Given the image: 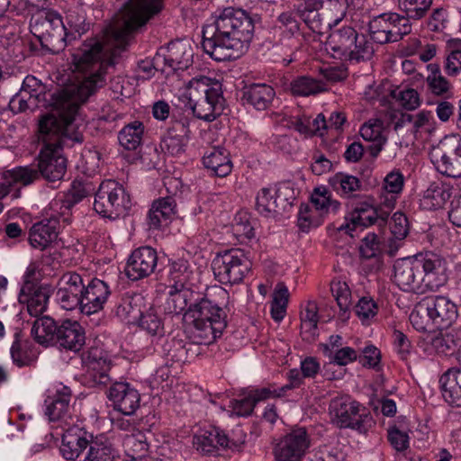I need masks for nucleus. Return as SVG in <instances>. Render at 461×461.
<instances>
[{
    "label": "nucleus",
    "instance_id": "obj_1",
    "mask_svg": "<svg viewBox=\"0 0 461 461\" xmlns=\"http://www.w3.org/2000/svg\"><path fill=\"white\" fill-rule=\"evenodd\" d=\"M50 105L52 113L41 117L39 138L43 148L38 156L37 167H17L0 174V200L20 197L21 186H26L41 176L50 182L62 179L67 170V159L60 153L63 147L81 143L83 135L76 129L74 121L78 104L66 92L52 94Z\"/></svg>",
    "mask_w": 461,
    "mask_h": 461
},
{
    "label": "nucleus",
    "instance_id": "obj_2",
    "mask_svg": "<svg viewBox=\"0 0 461 461\" xmlns=\"http://www.w3.org/2000/svg\"><path fill=\"white\" fill-rule=\"evenodd\" d=\"M162 0H129L122 10V24L106 28L99 37L86 39L72 55L75 70L82 81L73 91H96L105 84V75L126 50L131 34L162 8Z\"/></svg>",
    "mask_w": 461,
    "mask_h": 461
},
{
    "label": "nucleus",
    "instance_id": "obj_3",
    "mask_svg": "<svg viewBox=\"0 0 461 461\" xmlns=\"http://www.w3.org/2000/svg\"><path fill=\"white\" fill-rule=\"evenodd\" d=\"M253 33L252 18L241 9L227 7L203 27L202 47L216 61L234 60L248 50Z\"/></svg>",
    "mask_w": 461,
    "mask_h": 461
},
{
    "label": "nucleus",
    "instance_id": "obj_4",
    "mask_svg": "<svg viewBox=\"0 0 461 461\" xmlns=\"http://www.w3.org/2000/svg\"><path fill=\"white\" fill-rule=\"evenodd\" d=\"M183 321L186 335L194 344L213 343L226 327L222 309L205 296L190 303L183 314Z\"/></svg>",
    "mask_w": 461,
    "mask_h": 461
},
{
    "label": "nucleus",
    "instance_id": "obj_5",
    "mask_svg": "<svg viewBox=\"0 0 461 461\" xmlns=\"http://www.w3.org/2000/svg\"><path fill=\"white\" fill-rule=\"evenodd\" d=\"M187 92V106L198 119L212 122L222 113L225 99L219 81L205 76L194 77L188 83Z\"/></svg>",
    "mask_w": 461,
    "mask_h": 461
},
{
    "label": "nucleus",
    "instance_id": "obj_6",
    "mask_svg": "<svg viewBox=\"0 0 461 461\" xmlns=\"http://www.w3.org/2000/svg\"><path fill=\"white\" fill-rule=\"evenodd\" d=\"M310 444L306 429L297 428L279 439L274 447V455L278 461H346L344 454L332 446H322L313 458L302 460Z\"/></svg>",
    "mask_w": 461,
    "mask_h": 461
},
{
    "label": "nucleus",
    "instance_id": "obj_7",
    "mask_svg": "<svg viewBox=\"0 0 461 461\" xmlns=\"http://www.w3.org/2000/svg\"><path fill=\"white\" fill-rule=\"evenodd\" d=\"M30 28L42 49L50 53H59L68 44L65 23L57 12L47 11L37 14L31 19Z\"/></svg>",
    "mask_w": 461,
    "mask_h": 461
},
{
    "label": "nucleus",
    "instance_id": "obj_8",
    "mask_svg": "<svg viewBox=\"0 0 461 461\" xmlns=\"http://www.w3.org/2000/svg\"><path fill=\"white\" fill-rule=\"evenodd\" d=\"M329 410L332 422L339 428L365 433L374 423L369 411L348 395L333 398Z\"/></svg>",
    "mask_w": 461,
    "mask_h": 461
},
{
    "label": "nucleus",
    "instance_id": "obj_9",
    "mask_svg": "<svg viewBox=\"0 0 461 461\" xmlns=\"http://www.w3.org/2000/svg\"><path fill=\"white\" fill-rule=\"evenodd\" d=\"M72 204L50 203L44 209V219L34 223L30 230L29 241L32 247L43 250L56 240L60 218L64 221H68L65 214L69 212Z\"/></svg>",
    "mask_w": 461,
    "mask_h": 461
},
{
    "label": "nucleus",
    "instance_id": "obj_10",
    "mask_svg": "<svg viewBox=\"0 0 461 461\" xmlns=\"http://www.w3.org/2000/svg\"><path fill=\"white\" fill-rule=\"evenodd\" d=\"M251 267V261L240 249H232L218 254L212 263L215 278L224 285L241 283L250 272Z\"/></svg>",
    "mask_w": 461,
    "mask_h": 461
},
{
    "label": "nucleus",
    "instance_id": "obj_11",
    "mask_svg": "<svg viewBox=\"0 0 461 461\" xmlns=\"http://www.w3.org/2000/svg\"><path fill=\"white\" fill-rule=\"evenodd\" d=\"M429 158L438 172L449 177L461 176V137L445 136L429 151Z\"/></svg>",
    "mask_w": 461,
    "mask_h": 461
},
{
    "label": "nucleus",
    "instance_id": "obj_12",
    "mask_svg": "<svg viewBox=\"0 0 461 461\" xmlns=\"http://www.w3.org/2000/svg\"><path fill=\"white\" fill-rule=\"evenodd\" d=\"M393 207L391 203H361L354 209L349 222L341 224L338 230L354 237L353 231L358 227L377 225L383 228L387 223Z\"/></svg>",
    "mask_w": 461,
    "mask_h": 461
},
{
    "label": "nucleus",
    "instance_id": "obj_13",
    "mask_svg": "<svg viewBox=\"0 0 461 461\" xmlns=\"http://www.w3.org/2000/svg\"><path fill=\"white\" fill-rule=\"evenodd\" d=\"M420 280L423 294L427 291H436L447 281V263L446 259L433 252L418 254Z\"/></svg>",
    "mask_w": 461,
    "mask_h": 461
},
{
    "label": "nucleus",
    "instance_id": "obj_14",
    "mask_svg": "<svg viewBox=\"0 0 461 461\" xmlns=\"http://www.w3.org/2000/svg\"><path fill=\"white\" fill-rule=\"evenodd\" d=\"M191 45L183 41H171L166 48L157 52L158 66L163 64L167 75L177 70H185L193 63Z\"/></svg>",
    "mask_w": 461,
    "mask_h": 461
},
{
    "label": "nucleus",
    "instance_id": "obj_15",
    "mask_svg": "<svg viewBox=\"0 0 461 461\" xmlns=\"http://www.w3.org/2000/svg\"><path fill=\"white\" fill-rule=\"evenodd\" d=\"M83 293V277L76 272H67L58 282L55 298L64 310L72 311L79 308L81 311Z\"/></svg>",
    "mask_w": 461,
    "mask_h": 461
},
{
    "label": "nucleus",
    "instance_id": "obj_16",
    "mask_svg": "<svg viewBox=\"0 0 461 461\" xmlns=\"http://www.w3.org/2000/svg\"><path fill=\"white\" fill-rule=\"evenodd\" d=\"M420 263L418 254L412 258H402L393 266V282L404 292L423 294L422 283L420 280Z\"/></svg>",
    "mask_w": 461,
    "mask_h": 461
},
{
    "label": "nucleus",
    "instance_id": "obj_17",
    "mask_svg": "<svg viewBox=\"0 0 461 461\" xmlns=\"http://www.w3.org/2000/svg\"><path fill=\"white\" fill-rule=\"evenodd\" d=\"M158 264L157 251L151 247L135 249L128 258L125 275L132 281H138L151 275Z\"/></svg>",
    "mask_w": 461,
    "mask_h": 461
},
{
    "label": "nucleus",
    "instance_id": "obj_18",
    "mask_svg": "<svg viewBox=\"0 0 461 461\" xmlns=\"http://www.w3.org/2000/svg\"><path fill=\"white\" fill-rule=\"evenodd\" d=\"M108 398L114 410L127 416L134 414L140 407V394L127 382L113 383L109 388Z\"/></svg>",
    "mask_w": 461,
    "mask_h": 461
},
{
    "label": "nucleus",
    "instance_id": "obj_19",
    "mask_svg": "<svg viewBox=\"0 0 461 461\" xmlns=\"http://www.w3.org/2000/svg\"><path fill=\"white\" fill-rule=\"evenodd\" d=\"M93 436L78 424H69L64 429L59 451L67 460H76L88 447Z\"/></svg>",
    "mask_w": 461,
    "mask_h": 461
},
{
    "label": "nucleus",
    "instance_id": "obj_20",
    "mask_svg": "<svg viewBox=\"0 0 461 461\" xmlns=\"http://www.w3.org/2000/svg\"><path fill=\"white\" fill-rule=\"evenodd\" d=\"M110 294L111 290L108 284L101 279L94 278L86 285L84 283L81 312L91 315L100 312Z\"/></svg>",
    "mask_w": 461,
    "mask_h": 461
},
{
    "label": "nucleus",
    "instance_id": "obj_21",
    "mask_svg": "<svg viewBox=\"0 0 461 461\" xmlns=\"http://www.w3.org/2000/svg\"><path fill=\"white\" fill-rule=\"evenodd\" d=\"M71 390L60 384L52 396L45 400V414L50 421H61L65 426L72 424L70 414Z\"/></svg>",
    "mask_w": 461,
    "mask_h": 461
},
{
    "label": "nucleus",
    "instance_id": "obj_22",
    "mask_svg": "<svg viewBox=\"0 0 461 461\" xmlns=\"http://www.w3.org/2000/svg\"><path fill=\"white\" fill-rule=\"evenodd\" d=\"M437 330L447 329L457 319V306L446 296L426 297Z\"/></svg>",
    "mask_w": 461,
    "mask_h": 461
},
{
    "label": "nucleus",
    "instance_id": "obj_23",
    "mask_svg": "<svg viewBox=\"0 0 461 461\" xmlns=\"http://www.w3.org/2000/svg\"><path fill=\"white\" fill-rule=\"evenodd\" d=\"M193 445L203 455H213L221 448L230 447L228 436L216 427L200 429L194 436Z\"/></svg>",
    "mask_w": 461,
    "mask_h": 461
},
{
    "label": "nucleus",
    "instance_id": "obj_24",
    "mask_svg": "<svg viewBox=\"0 0 461 461\" xmlns=\"http://www.w3.org/2000/svg\"><path fill=\"white\" fill-rule=\"evenodd\" d=\"M241 101L258 111L269 109L275 100L276 91L267 84L252 83L241 90Z\"/></svg>",
    "mask_w": 461,
    "mask_h": 461
},
{
    "label": "nucleus",
    "instance_id": "obj_25",
    "mask_svg": "<svg viewBox=\"0 0 461 461\" xmlns=\"http://www.w3.org/2000/svg\"><path fill=\"white\" fill-rule=\"evenodd\" d=\"M55 344L61 348L77 352L85 344L84 329L76 321H63L59 324Z\"/></svg>",
    "mask_w": 461,
    "mask_h": 461
},
{
    "label": "nucleus",
    "instance_id": "obj_26",
    "mask_svg": "<svg viewBox=\"0 0 461 461\" xmlns=\"http://www.w3.org/2000/svg\"><path fill=\"white\" fill-rule=\"evenodd\" d=\"M357 33L350 26L333 31L326 41V50H330L334 58L346 60L353 42L357 41Z\"/></svg>",
    "mask_w": 461,
    "mask_h": 461
},
{
    "label": "nucleus",
    "instance_id": "obj_27",
    "mask_svg": "<svg viewBox=\"0 0 461 461\" xmlns=\"http://www.w3.org/2000/svg\"><path fill=\"white\" fill-rule=\"evenodd\" d=\"M187 132L188 129L185 125L176 122L162 136L159 144L161 150L170 156H179L184 153L187 144Z\"/></svg>",
    "mask_w": 461,
    "mask_h": 461
},
{
    "label": "nucleus",
    "instance_id": "obj_28",
    "mask_svg": "<svg viewBox=\"0 0 461 461\" xmlns=\"http://www.w3.org/2000/svg\"><path fill=\"white\" fill-rule=\"evenodd\" d=\"M37 85V80L33 77H27L23 84L21 91L16 94L9 102V108L14 113H23L28 109H33L38 106L41 100V94L32 88V85Z\"/></svg>",
    "mask_w": 461,
    "mask_h": 461
},
{
    "label": "nucleus",
    "instance_id": "obj_29",
    "mask_svg": "<svg viewBox=\"0 0 461 461\" xmlns=\"http://www.w3.org/2000/svg\"><path fill=\"white\" fill-rule=\"evenodd\" d=\"M49 299L50 290L45 286L26 285L20 295V301L27 304L29 314L38 318L46 311Z\"/></svg>",
    "mask_w": 461,
    "mask_h": 461
},
{
    "label": "nucleus",
    "instance_id": "obj_30",
    "mask_svg": "<svg viewBox=\"0 0 461 461\" xmlns=\"http://www.w3.org/2000/svg\"><path fill=\"white\" fill-rule=\"evenodd\" d=\"M204 167L220 177L228 176L232 169L230 152L223 147H213L203 158Z\"/></svg>",
    "mask_w": 461,
    "mask_h": 461
},
{
    "label": "nucleus",
    "instance_id": "obj_31",
    "mask_svg": "<svg viewBox=\"0 0 461 461\" xmlns=\"http://www.w3.org/2000/svg\"><path fill=\"white\" fill-rule=\"evenodd\" d=\"M88 377L93 385H107L111 382L108 375L110 361L97 348H92L88 354Z\"/></svg>",
    "mask_w": 461,
    "mask_h": 461
},
{
    "label": "nucleus",
    "instance_id": "obj_32",
    "mask_svg": "<svg viewBox=\"0 0 461 461\" xmlns=\"http://www.w3.org/2000/svg\"><path fill=\"white\" fill-rule=\"evenodd\" d=\"M444 399L451 405L461 407V368H450L439 379Z\"/></svg>",
    "mask_w": 461,
    "mask_h": 461
},
{
    "label": "nucleus",
    "instance_id": "obj_33",
    "mask_svg": "<svg viewBox=\"0 0 461 461\" xmlns=\"http://www.w3.org/2000/svg\"><path fill=\"white\" fill-rule=\"evenodd\" d=\"M192 288L168 286L167 298L164 304V312L170 315H179L187 310V304L193 300Z\"/></svg>",
    "mask_w": 461,
    "mask_h": 461
},
{
    "label": "nucleus",
    "instance_id": "obj_34",
    "mask_svg": "<svg viewBox=\"0 0 461 461\" xmlns=\"http://www.w3.org/2000/svg\"><path fill=\"white\" fill-rule=\"evenodd\" d=\"M330 203H301L298 212V226L303 231L321 223Z\"/></svg>",
    "mask_w": 461,
    "mask_h": 461
},
{
    "label": "nucleus",
    "instance_id": "obj_35",
    "mask_svg": "<svg viewBox=\"0 0 461 461\" xmlns=\"http://www.w3.org/2000/svg\"><path fill=\"white\" fill-rule=\"evenodd\" d=\"M58 324L54 319L48 315L37 318L32 327V335L41 345L55 343L58 333Z\"/></svg>",
    "mask_w": 461,
    "mask_h": 461
},
{
    "label": "nucleus",
    "instance_id": "obj_36",
    "mask_svg": "<svg viewBox=\"0 0 461 461\" xmlns=\"http://www.w3.org/2000/svg\"><path fill=\"white\" fill-rule=\"evenodd\" d=\"M198 344L185 343L182 339H172L164 345V352L173 362L185 363L198 355Z\"/></svg>",
    "mask_w": 461,
    "mask_h": 461
},
{
    "label": "nucleus",
    "instance_id": "obj_37",
    "mask_svg": "<svg viewBox=\"0 0 461 461\" xmlns=\"http://www.w3.org/2000/svg\"><path fill=\"white\" fill-rule=\"evenodd\" d=\"M289 89L293 95H315L327 90L326 83L309 76L297 77L290 82Z\"/></svg>",
    "mask_w": 461,
    "mask_h": 461
},
{
    "label": "nucleus",
    "instance_id": "obj_38",
    "mask_svg": "<svg viewBox=\"0 0 461 461\" xmlns=\"http://www.w3.org/2000/svg\"><path fill=\"white\" fill-rule=\"evenodd\" d=\"M176 214V203H152L148 214L149 229L167 227Z\"/></svg>",
    "mask_w": 461,
    "mask_h": 461
},
{
    "label": "nucleus",
    "instance_id": "obj_39",
    "mask_svg": "<svg viewBox=\"0 0 461 461\" xmlns=\"http://www.w3.org/2000/svg\"><path fill=\"white\" fill-rule=\"evenodd\" d=\"M410 322L420 332H431L437 329L430 314L426 298L416 303L410 314Z\"/></svg>",
    "mask_w": 461,
    "mask_h": 461
},
{
    "label": "nucleus",
    "instance_id": "obj_40",
    "mask_svg": "<svg viewBox=\"0 0 461 461\" xmlns=\"http://www.w3.org/2000/svg\"><path fill=\"white\" fill-rule=\"evenodd\" d=\"M117 457V451L108 440L92 438L83 461H115Z\"/></svg>",
    "mask_w": 461,
    "mask_h": 461
},
{
    "label": "nucleus",
    "instance_id": "obj_41",
    "mask_svg": "<svg viewBox=\"0 0 461 461\" xmlns=\"http://www.w3.org/2000/svg\"><path fill=\"white\" fill-rule=\"evenodd\" d=\"M144 125L140 121H134L125 125L118 134L120 145L127 150H136L141 144Z\"/></svg>",
    "mask_w": 461,
    "mask_h": 461
},
{
    "label": "nucleus",
    "instance_id": "obj_42",
    "mask_svg": "<svg viewBox=\"0 0 461 461\" xmlns=\"http://www.w3.org/2000/svg\"><path fill=\"white\" fill-rule=\"evenodd\" d=\"M330 291L339 308V319L343 321H348L351 306V291L348 285L341 280H333L330 283Z\"/></svg>",
    "mask_w": 461,
    "mask_h": 461
},
{
    "label": "nucleus",
    "instance_id": "obj_43",
    "mask_svg": "<svg viewBox=\"0 0 461 461\" xmlns=\"http://www.w3.org/2000/svg\"><path fill=\"white\" fill-rule=\"evenodd\" d=\"M392 239L389 240L391 251H396L409 233L408 219L401 212L393 213L390 221Z\"/></svg>",
    "mask_w": 461,
    "mask_h": 461
},
{
    "label": "nucleus",
    "instance_id": "obj_44",
    "mask_svg": "<svg viewBox=\"0 0 461 461\" xmlns=\"http://www.w3.org/2000/svg\"><path fill=\"white\" fill-rule=\"evenodd\" d=\"M193 272L188 262L178 259L172 263L169 272V286L179 288H191Z\"/></svg>",
    "mask_w": 461,
    "mask_h": 461
},
{
    "label": "nucleus",
    "instance_id": "obj_45",
    "mask_svg": "<svg viewBox=\"0 0 461 461\" xmlns=\"http://www.w3.org/2000/svg\"><path fill=\"white\" fill-rule=\"evenodd\" d=\"M97 199L104 200L107 199L108 202H116L122 200V202H129L131 200L130 195L125 191L124 187L115 180L108 179L103 181L95 193V202Z\"/></svg>",
    "mask_w": 461,
    "mask_h": 461
},
{
    "label": "nucleus",
    "instance_id": "obj_46",
    "mask_svg": "<svg viewBox=\"0 0 461 461\" xmlns=\"http://www.w3.org/2000/svg\"><path fill=\"white\" fill-rule=\"evenodd\" d=\"M318 306L315 302H308L301 312V330L306 339H314L318 335Z\"/></svg>",
    "mask_w": 461,
    "mask_h": 461
},
{
    "label": "nucleus",
    "instance_id": "obj_47",
    "mask_svg": "<svg viewBox=\"0 0 461 461\" xmlns=\"http://www.w3.org/2000/svg\"><path fill=\"white\" fill-rule=\"evenodd\" d=\"M410 18L405 14H398L395 13L386 14V21L388 24L389 34L392 38V42L401 41L403 36L408 35L411 32V24Z\"/></svg>",
    "mask_w": 461,
    "mask_h": 461
},
{
    "label": "nucleus",
    "instance_id": "obj_48",
    "mask_svg": "<svg viewBox=\"0 0 461 461\" xmlns=\"http://www.w3.org/2000/svg\"><path fill=\"white\" fill-rule=\"evenodd\" d=\"M329 184L337 193L347 197H350L351 194L359 190L361 186L357 177L341 172L331 176Z\"/></svg>",
    "mask_w": 461,
    "mask_h": 461
},
{
    "label": "nucleus",
    "instance_id": "obj_49",
    "mask_svg": "<svg viewBox=\"0 0 461 461\" xmlns=\"http://www.w3.org/2000/svg\"><path fill=\"white\" fill-rule=\"evenodd\" d=\"M349 52L346 60L356 62L370 60L375 53L374 44L366 35L357 33V41L353 42Z\"/></svg>",
    "mask_w": 461,
    "mask_h": 461
},
{
    "label": "nucleus",
    "instance_id": "obj_50",
    "mask_svg": "<svg viewBox=\"0 0 461 461\" xmlns=\"http://www.w3.org/2000/svg\"><path fill=\"white\" fill-rule=\"evenodd\" d=\"M65 31L68 35V43L80 38L89 30L83 14L76 11H69L66 15Z\"/></svg>",
    "mask_w": 461,
    "mask_h": 461
},
{
    "label": "nucleus",
    "instance_id": "obj_51",
    "mask_svg": "<svg viewBox=\"0 0 461 461\" xmlns=\"http://www.w3.org/2000/svg\"><path fill=\"white\" fill-rule=\"evenodd\" d=\"M429 343L438 354H447L453 351L460 343L457 338L451 331H438L429 335Z\"/></svg>",
    "mask_w": 461,
    "mask_h": 461
},
{
    "label": "nucleus",
    "instance_id": "obj_52",
    "mask_svg": "<svg viewBox=\"0 0 461 461\" xmlns=\"http://www.w3.org/2000/svg\"><path fill=\"white\" fill-rule=\"evenodd\" d=\"M140 327L151 337L161 339L165 336L164 323L153 309L140 314Z\"/></svg>",
    "mask_w": 461,
    "mask_h": 461
},
{
    "label": "nucleus",
    "instance_id": "obj_53",
    "mask_svg": "<svg viewBox=\"0 0 461 461\" xmlns=\"http://www.w3.org/2000/svg\"><path fill=\"white\" fill-rule=\"evenodd\" d=\"M141 299L140 294L123 296L116 306L115 314L122 321L130 317L136 319L140 314Z\"/></svg>",
    "mask_w": 461,
    "mask_h": 461
},
{
    "label": "nucleus",
    "instance_id": "obj_54",
    "mask_svg": "<svg viewBox=\"0 0 461 461\" xmlns=\"http://www.w3.org/2000/svg\"><path fill=\"white\" fill-rule=\"evenodd\" d=\"M433 0H398L400 10L410 19L419 20L429 10Z\"/></svg>",
    "mask_w": 461,
    "mask_h": 461
},
{
    "label": "nucleus",
    "instance_id": "obj_55",
    "mask_svg": "<svg viewBox=\"0 0 461 461\" xmlns=\"http://www.w3.org/2000/svg\"><path fill=\"white\" fill-rule=\"evenodd\" d=\"M386 21V14L375 17L368 24V32L371 39L379 44L392 42Z\"/></svg>",
    "mask_w": 461,
    "mask_h": 461
},
{
    "label": "nucleus",
    "instance_id": "obj_56",
    "mask_svg": "<svg viewBox=\"0 0 461 461\" xmlns=\"http://www.w3.org/2000/svg\"><path fill=\"white\" fill-rule=\"evenodd\" d=\"M355 312L362 324L369 325L377 315L378 305L372 297L363 296L356 304Z\"/></svg>",
    "mask_w": 461,
    "mask_h": 461
},
{
    "label": "nucleus",
    "instance_id": "obj_57",
    "mask_svg": "<svg viewBox=\"0 0 461 461\" xmlns=\"http://www.w3.org/2000/svg\"><path fill=\"white\" fill-rule=\"evenodd\" d=\"M448 49L444 68L448 76L455 77L461 71V41L450 42Z\"/></svg>",
    "mask_w": 461,
    "mask_h": 461
},
{
    "label": "nucleus",
    "instance_id": "obj_58",
    "mask_svg": "<svg viewBox=\"0 0 461 461\" xmlns=\"http://www.w3.org/2000/svg\"><path fill=\"white\" fill-rule=\"evenodd\" d=\"M232 230L236 237L250 239L254 236L249 215L245 211L238 212L232 221Z\"/></svg>",
    "mask_w": 461,
    "mask_h": 461
},
{
    "label": "nucleus",
    "instance_id": "obj_59",
    "mask_svg": "<svg viewBox=\"0 0 461 461\" xmlns=\"http://www.w3.org/2000/svg\"><path fill=\"white\" fill-rule=\"evenodd\" d=\"M428 90L436 96L448 97L451 93V83L442 75L428 76L426 77Z\"/></svg>",
    "mask_w": 461,
    "mask_h": 461
},
{
    "label": "nucleus",
    "instance_id": "obj_60",
    "mask_svg": "<svg viewBox=\"0 0 461 461\" xmlns=\"http://www.w3.org/2000/svg\"><path fill=\"white\" fill-rule=\"evenodd\" d=\"M325 351L330 362L339 366H347L358 357V353L350 347H344L333 352L329 349V346H325Z\"/></svg>",
    "mask_w": 461,
    "mask_h": 461
},
{
    "label": "nucleus",
    "instance_id": "obj_61",
    "mask_svg": "<svg viewBox=\"0 0 461 461\" xmlns=\"http://www.w3.org/2000/svg\"><path fill=\"white\" fill-rule=\"evenodd\" d=\"M10 354L14 364L19 367L29 366L33 360L27 345L18 339L13 342Z\"/></svg>",
    "mask_w": 461,
    "mask_h": 461
},
{
    "label": "nucleus",
    "instance_id": "obj_62",
    "mask_svg": "<svg viewBox=\"0 0 461 461\" xmlns=\"http://www.w3.org/2000/svg\"><path fill=\"white\" fill-rule=\"evenodd\" d=\"M359 252L364 258H372L380 253V241L374 232L367 233L362 240Z\"/></svg>",
    "mask_w": 461,
    "mask_h": 461
},
{
    "label": "nucleus",
    "instance_id": "obj_63",
    "mask_svg": "<svg viewBox=\"0 0 461 461\" xmlns=\"http://www.w3.org/2000/svg\"><path fill=\"white\" fill-rule=\"evenodd\" d=\"M397 101L406 110L412 111L420 105V98L417 90L406 88L399 92Z\"/></svg>",
    "mask_w": 461,
    "mask_h": 461
},
{
    "label": "nucleus",
    "instance_id": "obj_64",
    "mask_svg": "<svg viewBox=\"0 0 461 461\" xmlns=\"http://www.w3.org/2000/svg\"><path fill=\"white\" fill-rule=\"evenodd\" d=\"M94 210L103 218L109 220H115L125 212L122 203H94Z\"/></svg>",
    "mask_w": 461,
    "mask_h": 461
}]
</instances>
